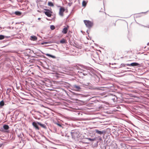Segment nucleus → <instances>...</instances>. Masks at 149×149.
I'll return each instance as SVG.
<instances>
[{
  "instance_id": "nucleus-1",
  "label": "nucleus",
  "mask_w": 149,
  "mask_h": 149,
  "mask_svg": "<svg viewBox=\"0 0 149 149\" xmlns=\"http://www.w3.org/2000/svg\"><path fill=\"white\" fill-rule=\"evenodd\" d=\"M84 22L86 26L88 28H91L93 26V23L92 22L88 20H84Z\"/></svg>"
},
{
  "instance_id": "nucleus-2",
  "label": "nucleus",
  "mask_w": 149,
  "mask_h": 149,
  "mask_svg": "<svg viewBox=\"0 0 149 149\" xmlns=\"http://www.w3.org/2000/svg\"><path fill=\"white\" fill-rule=\"evenodd\" d=\"M44 10L46 11L44 12V13L46 15L49 17L52 16V14L53 13V12L52 10L48 9H45Z\"/></svg>"
},
{
  "instance_id": "nucleus-3",
  "label": "nucleus",
  "mask_w": 149,
  "mask_h": 149,
  "mask_svg": "<svg viewBox=\"0 0 149 149\" xmlns=\"http://www.w3.org/2000/svg\"><path fill=\"white\" fill-rule=\"evenodd\" d=\"M65 9L64 8L61 7L59 10V14L61 16H63V13L65 11Z\"/></svg>"
},
{
  "instance_id": "nucleus-4",
  "label": "nucleus",
  "mask_w": 149,
  "mask_h": 149,
  "mask_svg": "<svg viewBox=\"0 0 149 149\" xmlns=\"http://www.w3.org/2000/svg\"><path fill=\"white\" fill-rule=\"evenodd\" d=\"M69 28V26L67 25L66 27H65L63 29L62 31V33L63 34H66L67 33L68 31V30Z\"/></svg>"
},
{
  "instance_id": "nucleus-5",
  "label": "nucleus",
  "mask_w": 149,
  "mask_h": 149,
  "mask_svg": "<svg viewBox=\"0 0 149 149\" xmlns=\"http://www.w3.org/2000/svg\"><path fill=\"white\" fill-rule=\"evenodd\" d=\"M127 66H138L139 65V64L137 63H133L131 64H127Z\"/></svg>"
},
{
  "instance_id": "nucleus-6",
  "label": "nucleus",
  "mask_w": 149,
  "mask_h": 149,
  "mask_svg": "<svg viewBox=\"0 0 149 149\" xmlns=\"http://www.w3.org/2000/svg\"><path fill=\"white\" fill-rule=\"evenodd\" d=\"M37 123H36L35 122H33L32 123V125L35 128L36 130H39V128L38 125Z\"/></svg>"
},
{
  "instance_id": "nucleus-7",
  "label": "nucleus",
  "mask_w": 149,
  "mask_h": 149,
  "mask_svg": "<svg viewBox=\"0 0 149 149\" xmlns=\"http://www.w3.org/2000/svg\"><path fill=\"white\" fill-rule=\"evenodd\" d=\"M95 131L96 133H97L98 134H103L104 133V132L100 131L99 130H95Z\"/></svg>"
},
{
  "instance_id": "nucleus-8",
  "label": "nucleus",
  "mask_w": 149,
  "mask_h": 149,
  "mask_svg": "<svg viewBox=\"0 0 149 149\" xmlns=\"http://www.w3.org/2000/svg\"><path fill=\"white\" fill-rule=\"evenodd\" d=\"M37 123L38 125L44 128H46V126L45 124H42L39 122H38Z\"/></svg>"
},
{
  "instance_id": "nucleus-9",
  "label": "nucleus",
  "mask_w": 149,
  "mask_h": 149,
  "mask_svg": "<svg viewBox=\"0 0 149 149\" xmlns=\"http://www.w3.org/2000/svg\"><path fill=\"white\" fill-rule=\"evenodd\" d=\"M3 128L4 130H7L9 128V127L8 125H5L3 126Z\"/></svg>"
},
{
  "instance_id": "nucleus-10",
  "label": "nucleus",
  "mask_w": 149,
  "mask_h": 149,
  "mask_svg": "<svg viewBox=\"0 0 149 149\" xmlns=\"http://www.w3.org/2000/svg\"><path fill=\"white\" fill-rule=\"evenodd\" d=\"M31 40H37V38L36 36H31Z\"/></svg>"
},
{
  "instance_id": "nucleus-11",
  "label": "nucleus",
  "mask_w": 149,
  "mask_h": 149,
  "mask_svg": "<svg viewBox=\"0 0 149 149\" xmlns=\"http://www.w3.org/2000/svg\"><path fill=\"white\" fill-rule=\"evenodd\" d=\"M66 40L64 38L62 39L60 41V43H66Z\"/></svg>"
},
{
  "instance_id": "nucleus-12",
  "label": "nucleus",
  "mask_w": 149,
  "mask_h": 149,
  "mask_svg": "<svg viewBox=\"0 0 149 149\" xmlns=\"http://www.w3.org/2000/svg\"><path fill=\"white\" fill-rule=\"evenodd\" d=\"M48 5L50 6L53 7L54 6V4L51 2H48Z\"/></svg>"
},
{
  "instance_id": "nucleus-13",
  "label": "nucleus",
  "mask_w": 149,
  "mask_h": 149,
  "mask_svg": "<svg viewBox=\"0 0 149 149\" xmlns=\"http://www.w3.org/2000/svg\"><path fill=\"white\" fill-rule=\"evenodd\" d=\"M4 105V103L3 101H1L0 102V107L3 106Z\"/></svg>"
},
{
  "instance_id": "nucleus-14",
  "label": "nucleus",
  "mask_w": 149,
  "mask_h": 149,
  "mask_svg": "<svg viewBox=\"0 0 149 149\" xmlns=\"http://www.w3.org/2000/svg\"><path fill=\"white\" fill-rule=\"evenodd\" d=\"M46 55L48 56L51 57L53 58H56L55 56H54L52 55L49 54H46Z\"/></svg>"
},
{
  "instance_id": "nucleus-15",
  "label": "nucleus",
  "mask_w": 149,
  "mask_h": 149,
  "mask_svg": "<svg viewBox=\"0 0 149 149\" xmlns=\"http://www.w3.org/2000/svg\"><path fill=\"white\" fill-rule=\"evenodd\" d=\"M74 88L77 90L80 89V88L79 86L76 85L74 86Z\"/></svg>"
},
{
  "instance_id": "nucleus-16",
  "label": "nucleus",
  "mask_w": 149,
  "mask_h": 149,
  "mask_svg": "<svg viewBox=\"0 0 149 149\" xmlns=\"http://www.w3.org/2000/svg\"><path fill=\"white\" fill-rule=\"evenodd\" d=\"M15 14L17 15H20L22 13L21 12L19 11H16L15 12Z\"/></svg>"
},
{
  "instance_id": "nucleus-17",
  "label": "nucleus",
  "mask_w": 149,
  "mask_h": 149,
  "mask_svg": "<svg viewBox=\"0 0 149 149\" xmlns=\"http://www.w3.org/2000/svg\"><path fill=\"white\" fill-rule=\"evenodd\" d=\"M86 2L85 1H83L82 3V5L83 6L85 7L86 5Z\"/></svg>"
},
{
  "instance_id": "nucleus-18",
  "label": "nucleus",
  "mask_w": 149,
  "mask_h": 149,
  "mask_svg": "<svg viewBox=\"0 0 149 149\" xmlns=\"http://www.w3.org/2000/svg\"><path fill=\"white\" fill-rule=\"evenodd\" d=\"M116 24L115 22H113L112 23L110 24V26H115Z\"/></svg>"
},
{
  "instance_id": "nucleus-19",
  "label": "nucleus",
  "mask_w": 149,
  "mask_h": 149,
  "mask_svg": "<svg viewBox=\"0 0 149 149\" xmlns=\"http://www.w3.org/2000/svg\"><path fill=\"white\" fill-rule=\"evenodd\" d=\"M4 38V36L2 35H0V40H3Z\"/></svg>"
},
{
  "instance_id": "nucleus-20",
  "label": "nucleus",
  "mask_w": 149,
  "mask_h": 149,
  "mask_svg": "<svg viewBox=\"0 0 149 149\" xmlns=\"http://www.w3.org/2000/svg\"><path fill=\"white\" fill-rule=\"evenodd\" d=\"M50 29H51L53 30L55 29V27L54 26V25H51L50 26Z\"/></svg>"
},
{
  "instance_id": "nucleus-21",
  "label": "nucleus",
  "mask_w": 149,
  "mask_h": 149,
  "mask_svg": "<svg viewBox=\"0 0 149 149\" xmlns=\"http://www.w3.org/2000/svg\"><path fill=\"white\" fill-rule=\"evenodd\" d=\"M87 139L90 141H93L95 140V139H92L90 138H88Z\"/></svg>"
},
{
  "instance_id": "nucleus-22",
  "label": "nucleus",
  "mask_w": 149,
  "mask_h": 149,
  "mask_svg": "<svg viewBox=\"0 0 149 149\" xmlns=\"http://www.w3.org/2000/svg\"><path fill=\"white\" fill-rule=\"evenodd\" d=\"M56 124L58 126H59L60 127H62V125L60 124H59L58 123H56Z\"/></svg>"
},
{
  "instance_id": "nucleus-23",
  "label": "nucleus",
  "mask_w": 149,
  "mask_h": 149,
  "mask_svg": "<svg viewBox=\"0 0 149 149\" xmlns=\"http://www.w3.org/2000/svg\"><path fill=\"white\" fill-rule=\"evenodd\" d=\"M95 89H96L98 90H101L100 88H96Z\"/></svg>"
},
{
  "instance_id": "nucleus-24",
  "label": "nucleus",
  "mask_w": 149,
  "mask_h": 149,
  "mask_svg": "<svg viewBox=\"0 0 149 149\" xmlns=\"http://www.w3.org/2000/svg\"><path fill=\"white\" fill-rule=\"evenodd\" d=\"M40 19H41V18H38V20H40Z\"/></svg>"
},
{
  "instance_id": "nucleus-25",
  "label": "nucleus",
  "mask_w": 149,
  "mask_h": 149,
  "mask_svg": "<svg viewBox=\"0 0 149 149\" xmlns=\"http://www.w3.org/2000/svg\"><path fill=\"white\" fill-rule=\"evenodd\" d=\"M76 134L75 133H73V134H72V136H74V134Z\"/></svg>"
},
{
  "instance_id": "nucleus-26",
  "label": "nucleus",
  "mask_w": 149,
  "mask_h": 149,
  "mask_svg": "<svg viewBox=\"0 0 149 149\" xmlns=\"http://www.w3.org/2000/svg\"><path fill=\"white\" fill-rule=\"evenodd\" d=\"M103 14H106V13L104 12H103Z\"/></svg>"
},
{
  "instance_id": "nucleus-27",
  "label": "nucleus",
  "mask_w": 149,
  "mask_h": 149,
  "mask_svg": "<svg viewBox=\"0 0 149 149\" xmlns=\"http://www.w3.org/2000/svg\"><path fill=\"white\" fill-rule=\"evenodd\" d=\"M149 45V43H148V44H147V45Z\"/></svg>"
},
{
  "instance_id": "nucleus-28",
  "label": "nucleus",
  "mask_w": 149,
  "mask_h": 149,
  "mask_svg": "<svg viewBox=\"0 0 149 149\" xmlns=\"http://www.w3.org/2000/svg\"><path fill=\"white\" fill-rule=\"evenodd\" d=\"M148 27L149 28V26Z\"/></svg>"
}]
</instances>
